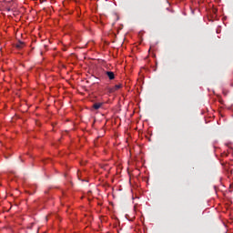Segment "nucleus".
I'll return each instance as SVG.
<instances>
[{"label": "nucleus", "instance_id": "nucleus-3", "mask_svg": "<svg viewBox=\"0 0 233 233\" xmlns=\"http://www.w3.org/2000/svg\"><path fill=\"white\" fill-rule=\"evenodd\" d=\"M102 106H103V103H94L93 104L94 110H99Z\"/></svg>", "mask_w": 233, "mask_h": 233}, {"label": "nucleus", "instance_id": "nucleus-2", "mask_svg": "<svg viewBox=\"0 0 233 233\" xmlns=\"http://www.w3.org/2000/svg\"><path fill=\"white\" fill-rule=\"evenodd\" d=\"M106 76H108L109 80L112 81L113 79H115V74L112 71H106Z\"/></svg>", "mask_w": 233, "mask_h": 233}, {"label": "nucleus", "instance_id": "nucleus-1", "mask_svg": "<svg viewBox=\"0 0 233 233\" xmlns=\"http://www.w3.org/2000/svg\"><path fill=\"white\" fill-rule=\"evenodd\" d=\"M121 88H122V84H118V85H116L114 87H110V88H109V92H110L111 94H113V93L118 91V90L121 89Z\"/></svg>", "mask_w": 233, "mask_h": 233}, {"label": "nucleus", "instance_id": "nucleus-4", "mask_svg": "<svg viewBox=\"0 0 233 233\" xmlns=\"http://www.w3.org/2000/svg\"><path fill=\"white\" fill-rule=\"evenodd\" d=\"M25 46V43L24 42H21L19 41L17 44H16V48H19V50L21 48H23Z\"/></svg>", "mask_w": 233, "mask_h": 233}]
</instances>
